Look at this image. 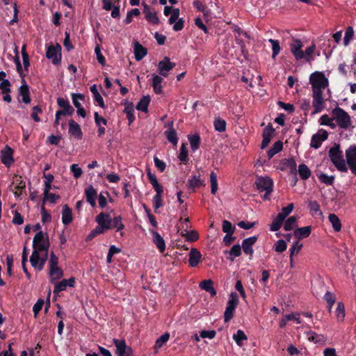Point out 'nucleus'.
Here are the masks:
<instances>
[{
	"mask_svg": "<svg viewBox=\"0 0 356 356\" xmlns=\"http://www.w3.org/2000/svg\"><path fill=\"white\" fill-rule=\"evenodd\" d=\"M70 170L73 173L75 178H79L82 175L83 171L77 164H72L70 166Z\"/></svg>",
	"mask_w": 356,
	"mask_h": 356,
	"instance_id": "obj_63",
	"label": "nucleus"
},
{
	"mask_svg": "<svg viewBox=\"0 0 356 356\" xmlns=\"http://www.w3.org/2000/svg\"><path fill=\"white\" fill-rule=\"evenodd\" d=\"M283 148V143L281 141H277L273 146L268 151V159H271L275 154L280 152Z\"/></svg>",
	"mask_w": 356,
	"mask_h": 356,
	"instance_id": "obj_42",
	"label": "nucleus"
},
{
	"mask_svg": "<svg viewBox=\"0 0 356 356\" xmlns=\"http://www.w3.org/2000/svg\"><path fill=\"white\" fill-rule=\"evenodd\" d=\"M318 179L327 185H332L333 184L334 177L333 176H328L325 173H320L318 175Z\"/></svg>",
	"mask_w": 356,
	"mask_h": 356,
	"instance_id": "obj_52",
	"label": "nucleus"
},
{
	"mask_svg": "<svg viewBox=\"0 0 356 356\" xmlns=\"http://www.w3.org/2000/svg\"><path fill=\"white\" fill-rule=\"evenodd\" d=\"M13 149L8 146H6L1 152V161L6 166H10L14 161L13 158Z\"/></svg>",
	"mask_w": 356,
	"mask_h": 356,
	"instance_id": "obj_15",
	"label": "nucleus"
},
{
	"mask_svg": "<svg viewBox=\"0 0 356 356\" xmlns=\"http://www.w3.org/2000/svg\"><path fill=\"white\" fill-rule=\"evenodd\" d=\"M235 227L227 220L222 222V231L226 234H234Z\"/></svg>",
	"mask_w": 356,
	"mask_h": 356,
	"instance_id": "obj_57",
	"label": "nucleus"
},
{
	"mask_svg": "<svg viewBox=\"0 0 356 356\" xmlns=\"http://www.w3.org/2000/svg\"><path fill=\"white\" fill-rule=\"evenodd\" d=\"M170 339V334L168 332L164 333L159 338H158L154 346V352L157 353L161 348Z\"/></svg>",
	"mask_w": 356,
	"mask_h": 356,
	"instance_id": "obj_31",
	"label": "nucleus"
},
{
	"mask_svg": "<svg viewBox=\"0 0 356 356\" xmlns=\"http://www.w3.org/2000/svg\"><path fill=\"white\" fill-rule=\"evenodd\" d=\"M202 254L197 249H192L189 253L188 262L191 266H196L200 261Z\"/></svg>",
	"mask_w": 356,
	"mask_h": 356,
	"instance_id": "obj_22",
	"label": "nucleus"
},
{
	"mask_svg": "<svg viewBox=\"0 0 356 356\" xmlns=\"http://www.w3.org/2000/svg\"><path fill=\"white\" fill-rule=\"evenodd\" d=\"M163 206L162 195H155L153 197V207L157 210Z\"/></svg>",
	"mask_w": 356,
	"mask_h": 356,
	"instance_id": "obj_62",
	"label": "nucleus"
},
{
	"mask_svg": "<svg viewBox=\"0 0 356 356\" xmlns=\"http://www.w3.org/2000/svg\"><path fill=\"white\" fill-rule=\"evenodd\" d=\"M303 44L299 39L293 38L289 44L291 54L297 60H305L306 62H311L314 60L313 54L316 49V45L312 44L307 47L305 51L302 50Z\"/></svg>",
	"mask_w": 356,
	"mask_h": 356,
	"instance_id": "obj_2",
	"label": "nucleus"
},
{
	"mask_svg": "<svg viewBox=\"0 0 356 356\" xmlns=\"http://www.w3.org/2000/svg\"><path fill=\"white\" fill-rule=\"evenodd\" d=\"M286 248V243L282 239L278 240L274 245L275 250L277 252H282L285 251Z\"/></svg>",
	"mask_w": 356,
	"mask_h": 356,
	"instance_id": "obj_55",
	"label": "nucleus"
},
{
	"mask_svg": "<svg viewBox=\"0 0 356 356\" xmlns=\"http://www.w3.org/2000/svg\"><path fill=\"white\" fill-rule=\"evenodd\" d=\"M210 182H211V192L212 194H216L218 186V179L217 175L214 172H211L210 174Z\"/></svg>",
	"mask_w": 356,
	"mask_h": 356,
	"instance_id": "obj_46",
	"label": "nucleus"
},
{
	"mask_svg": "<svg viewBox=\"0 0 356 356\" xmlns=\"http://www.w3.org/2000/svg\"><path fill=\"white\" fill-rule=\"evenodd\" d=\"M256 241V236L249 237L243 240L242 243V248L245 254H249L250 256L252 254L253 250L252 246L255 243Z\"/></svg>",
	"mask_w": 356,
	"mask_h": 356,
	"instance_id": "obj_18",
	"label": "nucleus"
},
{
	"mask_svg": "<svg viewBox=\"0 0 356 356\" xmlns=\"http://www.w3.org/2000/svg\"><path fill=\"white\" fill-rule=\"evenodd\" d=\"M215 129L219 132H222L226 129V122L220 118H216L213 122Z\"/></svg>",
	"mask_w": 356,
	"mask_h": 356,
	"instance_id": "obj_50",
	"label": "nucleus"
},
{
	"mask_svg": "<svg viewBox=\"0 0 356 356\" xmlns=\"http://www.w3.org/2000/svg\"><path fill=\"white\" fill-rule=\"evenodd\" d=\"M269 42H270L272 45V50H273V54L272 58H275L276 56L279 54L280 51V42L278 40H273V39H269Z\"/></svg>",
	"mask_w": 356,
	"mask_h": 356,
	"instance_id": "obj_48",
	"label": "nucleus"
},
{
	"mask_svg": "<svg viewBox=\"0 0 356 356\" xmlns=\"http://www.w3.org/2000/svg\"><path fill=\"white\" fill-rule=\"evenodd\" d=\"M164 15L168 16L170 15L169 18V23L172 24L177 19L179 16V10L178 8H172L170 6H165L163 10Z\"/></svg>",
	"mask_w": 356,
	"mask_h": 356,
	"instance_id": "obj_21",
	"label": "nucleus"
},
{
	"mask_svg": "<svg viewBox=\"0 0 356 356\" xmlns=\"http://www.w3.org/2000/svg\"><path fill=\"white\" fill-rule=\"evenodd\" d=\"M83 100L84 96L83 95L75 93L72 94V102L76 108L81 106L80 101Z\"/></svg>",
	"mask_w": 356,
	"mask_h": 356,
	"instance_id": "obj_60",
	"label": "nucleus"
},
{
	"mask_svg": "<svg viewBox=\"0 0 356 356\" xmlns=\"http://www.w3.org/2000/svg\"><path fill=\"white\" fill-rule=\"evenodd\" d=\"M163 78L157 74H152V86L154 91L156 94H161L163 91L161 83Z\"/></svg>",
	"mask_w": 356,
	"mask_h": 356,
	"instance_id": "obj_27",
	"label": "nucleus"
},
{
	"mask_svg": "<svg viewBox=\"0 0 356 356\" xmlns=\"http://www.w3.org/2000/svg\"><path fill=\"white\" fill-rule=\"evenodd\" d=\"M72 221V210L65 205L62 211V222L64 225H68Z\"/></svg>",
	"mask_w": 356,
	"mask_h": 356,
	"instance_id": "obj_28",
	"label": "nucleus"
},
{
	"mask_svg": "<svg viewBox=\"0 0 356 356\" xmlns=\"http://www.w3.org/2000/svg\"><path fill=\"white\" fill-rule=\"evenodd\" d=\"M145 19L152 24H157L159 22V19L156 15V12L152 10L148 6H144V10Z\"/></svg>",
	"mask_w": 356,
	"mask_h": 356,
	"instance_id": "obj_19",
	"label": "nucleus"
},
{
	"mask_svg": "<svg viewBox=\"0 0 356 356\" xmlns=\"http://www.w3.org/2000/svg\"><path fill=\"white\" fill-rule=\"evenodd\" d=\"M169 129L165 132V135L168 140L173 145L176 146L178 143V138L177 136V132L173 128V122L171 121L168 124Z\"/></svg>",
	"mask_w": 356,
	"mask_h": 356,
	"instance_id": "obj_17",
	"label": "nucleus"
},
{
	"mask_svg": "<svg viewBox=\"0 0 356 356\" xmlns=\"http://www.w3.org/2000/svg\"><path fill=\"white\" fill-rule=\"evenodd\" d=\"M179 159L182 162H186L188 159V151L186 149V145L183 143L180 147V153Z\"/></svg>",
	"mask_w": 356,
	"mask_h": 356,
	"instance_id": "obj_58",
	"label": "nucleus"
},
{
	"mask_svg": "<svg viewBox=\"0 0 356 356\" xmlns=\"http://www.w3.org/2000/svg\"><path fill=\"white\" fill-rule=\"evenodd\" d=\"M60 47L59 45L57 46H50L48 47L47 50V57L49 59H51L53 63L57 64L60 62Z\"/></svg>",
	"mask_w": 356,
	"mask_h": 356,
	"instance_id": "obj_14",
	"label": "nucleus"
},
{
	"mask_svg": "<svg viewBox=\"0 0 356 356\" xmlns=\"http://www.w3.org/2000/svg\"><path fill=\"white\" fill-rule=\"evenodd\" d=\"M312 232V229L310 226H306L300 228L296 229L294 232V236L298 240L302 239L304 238L308 237Z\"/></svg>",
	"mask_w": 356,
	"mask_h": 356,
	"instance_id": "obj_24",
	"label": "nucleus"
},
{
	"mask_svg": "<svg viewBox=\"0 0 356 356\" xmlns=\"http://www.w3.org/2000/svg\"><path fill=\"white\" fill-rule=\"evenodd\" d=\"M200 287L209 292L212 296L216 294V291L213 288V283L211 280H205L200 283Z\"/></svg>",
	"mask_w": 356,
	"mask_h": 356,
	"instance_id": "obj_26",
	"label": "nucleus"
},
{
	"mask_svg": "<svg viewBox=\"0 0 356 356\" xmlns=\"http://www.w3.org/2000/svg\"><path fill=\"white\" fill-rule=\"evenodd\" d=\"M309 83L312 86L313 114L320 113L325 106L323 92L328 88L329 81L323 72L316 71L309 76Z\"/></svg>",
	"mask_w": 356,
	"mask_h": 356,
	"instance_id": "obj_1",
	"label": "nucleus"
},
{
	"mask_svg": "<svg viewBox=\"0 0 356 356\" xmlns=\"http://www.w3.org/2000/svg\"><path fill=\"white\" fill-rule=\"evenodd\" d=\"M69 133L77 139L82 136L81 127L74 120H71L69 122Z\"/></svg>",
	"mask_w": 356,
	"mask_h": 356,
	"instance_id": "obj_20",
	"label": "nucleus"
},
{
	"mask_svg": "<svg viewBox=\"0 0 356 356\" xmlns=\"http://www.w3.org/2000/svg\"><path fill=\"white\" fill-rule=\"evenodd\" d=\"M187 184L189 188H195L204 185V181L200 175H194L188 179Z\"/></svg>",
	"mask_w": 356,
	"mask_h": 356,
	"instance_id": "obj_32",
	"label": "nucleus"
},
{
	"mask_svg": "<svg viewBox=\"0 0 356 356\" xmlns=\"http://www.w3.org/2000/svg\"><path fill=\"white\" fill-rule=\"evenodd\" d=\"M336 316L339 321H343L345 317V308L342 302H338L336 309Z\"/></svg>",
	"mask_w": 356,
	"mask_h": 356,
	"instance_id": "obj_47",
	"label": "nucleus"
},
{
	"mask_svg": "<svg viewBox=\"0 0 356 356\" xmlns=\"http://www.w3.org/2000/svg\"><path fill=\"white\" fill-rule=\"evenodd\" d=\"M354 35L353 29L351 26H348L346 29L344 38H343V44L345 46H348L350 42L352 40Z\"/></svg>",
	"mask_w": 356,
	"mask_h": 356,
	"instance_id": "obj_49",
	"label": "nucleus"
},
{
	"mask_svg": "<svg viewBox=\"0 0 356 356\" xmlns=\"http://www.w3.org/2000/svg\"><path fill=\"white\" fill-rule=\"evenodd\" d=\"M124 112L127 115L129 124L132 123L135 120L134 104L130 102H126L124 104Z\"/></svg>",
	"mask_w": 356,
	"mask_h": 356,
	"instance_id": "obj_29",
	"label": "nucleus"
},
{
	"mask_svg": "<svg viewBox=\"0 0 356 356\" xmlns=\"http://www.w3.org/2000/svg\"><path fill=\"white\" fill-rule=\"evenodd\" d=\"M49 247L48 236L42 231L38 232L33 240V250L48 252Z\"/></svg>",
	"mask_w": 356,
	"mask_h": 356,
	"instance_id": "obj_4",
	"label": "nucleus"
},
{
	"mask_svg": "<svg viewBox=\"0 0 356 356\" xmlns=\"http://www.w3.org/2000/svg\"><path fill=\"white\" fill-rule=\"evenodd\" d=\"M346 161L352 172L356 175V146L349 147L346 152Z\"/></svg>",
	"mask_w": 356,
	"mask_h": 356,
	"instance_id": "obj_13",
	"label": "nucleus"
},
{
	"mask_svg": "<svg viewBox=\"0 0 356 356\" xmlns=\"http://www.w3.org/2000/svg\"><path fill=\"white\" fill-rule=\"evenodd\" d=\"M90 91L92 93L94 99L98 103L99 106H101L102 108H104L105 104L103 98L98 92L96 85H93L90 87Z\"/></svg>",
	"mask_w": 356,
	"mask_h": 356,
	"instance_id": "obj_37",
	"label": "nucleus"
},
{
	"mask_svg": "<svg viewBox=\"0 0 356 356\" xmlns=\"http://www.w3.org/2000/svg\"><path fill=\"white\" fill-rule=\"evenodd\" d=\"M85 194L87 202L91 205L92 207L96 206V199L97 193L92 186H88L85 190Z\"/></svg>",
	"mask_w": 356,
	"mask_h": 356,
	"instance_id": "obj_16",
	"label": "nucleus"
},
{
	"mask_svg": "<svg viewBox=\"0 0 356 356\" xmlns=\"http://www.w3.org/2000/svg\"><path fill=\"white\" fill-rule=\"evenodd\" d=\"M140 14V11L138 8H134L131 11L128 12L127 17L124 19L125 24H128L132 21V18L134 16H138Z\"/></svg>",
	"mask_w": 356,
	"mask_h": 356,
	"instance_id": "obj_59",
	"label": "nucleus"
},
{
	"mask_svg": "<svg viewBox=\"0 0 356 356\" xmlns=\"http://www.w3.org/2000/svg\"><path fill=\"white\" fill-rule=\"evenodd\" d=\"M294 208L293 204L291 203L287 207L282 209V211L277 216H282V218L285 220V218L292 212Z\"/></svg>",
	"mask_w": 356,
	"mask_h": 356,
	"instance_id": "obj_56",
	"label": "nucleus"
},
{
	"mask_svg": "<svg viewBox=\"0 0 356 356\" xmlns=\"http://www.w3.org/2000/svg\"><path fill=\"white\" fill-rule=\"evenodd\" d=\"M302 245L298 241L294 242L290 248V259L292 261L293 255L297 254L301 250Z\"/></svg>",
	"mask_w": 356,
	"mask_h": 356,
	"instance_id": "obj_54",
	"label": "nucleus"
},
{
	"mask_svg": "<svg viewBox=\"0 0 356 356\" xmlns=\"http://www.w3.org/2000/svg\"><path fill=\"white\" fill-rule=\"evenodd\" d=\"M289 320H293L298 324H300L302 323L298 314H290L284 316L280 322V327H284L286 326L287 322Z\"/></svg>",
	"mask_w": 356,
	"mask_h": 356,
	"instance_id": "obj_30",
	"label": "nucleus"
},
{
	"mask_svg": "<svg viewBox=\"0 0 356 356\" xmlns=\"http://www.w3.org/2000/svg\"><path fill=\"white\" fill-rule=\"evenodd\" d=\"M113 343L116 347V353L118 356H132V348L126 344L123 339H113Z\"/></svg>",
	"mask_w": 356,
	"mask_h": 356,
	"instance_id": "obj_11",
	"label": "nucleus"
},
{
	"mask_svg": "<svg viewBox=\"0 0 356 356\" xmlns=\"http://www.w3.org/2000/svg\"><path fill=\"white\" fill-rule=\"evenodd\" d=\"M73 112V108H62V110L58 111L56 113L55 124L57 125L59 124V120L61 115H72Z\"/></svg>",
	"mask_w": 356,
	"mask_h": 356,
	"instance_id": "obj_45",
	"label": "nucleus"
},
{
	"mask_svg": "<svg viewBox=\"0 0 356 356\" xmlns=\"http://www.w3.org/2000/svg\"><path fill=\"white\" fill-rule=\"evenodd\" d=\"M153 236V241L160 250L161 252H163L165 249V243L161 236L155 231H152Z\"/></svg>",
	"mask_w": 356,
	"mask_h": 356,
	"instance_id": "obj_25",
	"label": "nucleus"
},
{
	"mask_svg": "<svg viewBox=\"0 0 356 356\" xmlns=\"http://www.w3.org/2000/svg\"><path fill=\"white\" fill-rule=\"evenodd\" d=\"M49 277L51 282L60 279L63 276V270L58 267V258L52 252L49 259Z\"/></svg>",
	"mask_w": 356,
	"mask_h": 356,
	"instance_id": "obj_6",
	"label": "nucleus"
},
{
	"mask_svg": "<svg viewBox=\"0 0 356 356\" xmlns=\"http://www.w3.org/2000/svg\"><path fill=\"white\" fill-rule=\"evenodd\" d=\"M47 257L48 252L33 250L30 257V262L32 267L38 271L42 270L46 263Z\"/></svg>",
	"mask_w": 356,
	"mask_h": 356,
	"instance_id": "obj_3",
	"label": "nucleus"
},
{
	"mask_svg": "<svg viewBox=\"0 0 356 356\" xmlns=\"http://www.w3.org/2000/svg\"><path fill=\"white\" fill-rule=\"evenodd\" d=\"M298 172L302 179H307L310 175L311 172L309 168L305 164H300L298 167Z\"/></svg>",
	"mask_w": 356,
	"mask_h": 356,
	"instance_id": "obj_43",
	"label": "nucleus"
},
{
	"mask_svg": "<svg viewBox=\"0 0 356 356\" xmlns=\"http://www.w3.org/2000/svg\"><path fill=\"white\" fill-rule=\"evenodd\" d=\"M150 102V98L149 96L143 97L136 106V109L145 113L148 111V106Z\"/></svg>",
	"mask_w": 356,
	"mask_h": 356,
	"instance_id": "obj_35",
	"label": "nucleus"
},
{
	"mask_svg": "<svg viewBox=\"0 0 356 356\" xmlns=\"http://www.w3.org/2000/svg\"><path fill=\"white\" fill-rule=\"evenodd\" d=\"M112 221V228L116 227L117 231H121L124 228L123 223L122 222V217L118 216L114 217L111 219Z\"/></svg>",
	"mask_w": 356,
	"mask_h": 356,
	"instance_id": "obj_53",
	"label": "nucleus"
},
{
	"mask_svg": "<svg viewBox=\"0 0 356 356\" xmlns=\"http://www.w3.org/2000/svg\"><path fill=\"white\" fill-rule=\"evenodd\" d=\"M233 339L238 346L241 347L243 346V341H247L248 337L243 330H238L236 333L233 334Z\"/></svg>",
	"mask_w": 356,
	"mask_h": 356,
	"instance_id": "obj_33",
	"label": "nucleus"
},
{
	"mask_svg": "<svg viewBox=\"0 0 356 356\" xmlns=\"http://www.w3.org/2000/svg\"><path fill=\"white\" fill-rule=\"evenodd\" d=\"M281 170H289L291 173L295 174L296 172V163L294 159H284L281 162Z\"/></svg>",
	"mask_w": 356,
	"mask_h": 356,
	"instance_id": "obj_23",
	"label": "nucleus"
},
{
	"mask_svg": "<svg viewBox=\"0 0 356 356\" xmlns=\"http://www.w3.org/2000/svg\"><path fill=\"white\" fill-rule=\"evenodd\" d=\"M19 93L20 95L22 97V101L26 103L29 104L31 102L30 97H29V87L26 83H24L20 88H19Z\"/></svg>",
	"mask_w": 356,
	"mask_h": 356,
	"instance_id": "obj_38",
	"label": "nucleus"
},
{
	"mask_svg": "<svg viewBox=\"0 0 356 356\" xmlns=\"http://www.w3.org/2000/svg\"><path fill=\"white\" fill-rule=\"evenodd\" d=\"M328 220L332 224V226L335 232H339L341 230V221L337 215L334 213L330 214L328 216Z\"/></svg>",
	"mask_w": 356,
	"mask_h": 356,
	"instance_id": "obj_34",
	"label": "nucleus"
},
{
	"mask_svg": "<svg viewBox=\"0 0 356 356\" xmlns=\"http://www.w3.org/2000/svg\"><path fill=\"white\" fill-rule=\"evenodd\" d=\"M239 300L236 293L232 292L229 295V300L224 313L225 322L229 321L234 316L235 309L238 305Z\"/></svg>",
	"mask_w": 356,
	"mask_h": 356,
	"instance_id": "obj_7",
	"label": "nucleus"
},
{
	"mask_svg": "<svg viewBox=\"0 0 356 356\" xmlns=\"http://www.w3.org/2000/svg\"><path fill=\"white\" fill-rule=\"evenodd\" d=\"M319 123L321 125L329 126L331 128L335 127V120L334 116L332 118H330L327 115H323L319 119Z\"/></svg>",
	"mask_w": 356,
	"mask_h": 356,
	"instance_id": "obj_40",
	"label": "nucleus"
},
{
	"mask_svg": "<svg viewBox=\"0 0 356 356\" xmlns=\"http://www.w3.org/2000/svg\"><path fill=\"white\" fill-rule=\"evenodd\" d=\"M284 220L282 218V216H277L270 225V230L273 232L279 230L284 223Z\"/></svg>",
	"mask_w": 356,
	"mask_h": 356,
	"instance_id": "obj_44",
	"label": "nucleus"
},
{
	"mask_svg": "<svg viewBox=\"0 0 356 356\" xmlns=\"http://www.w3.org/2000/svg\"><path fill=\"white\" fill-rule=\"evenodd\" d=\"M67 288L66 282L65 280H63L62 281L59 282H56L54 284V293H59L62 291L65 290Z\"/></svg>",
	"mask_w": 356,
	"mask_h": 356,
	"instance_id": "obj_61",
	"label": "nucleus"
},
{
	"mask_svg": "<svg viewBox=\"0 0 356 356\" xmlns=\"http://www.w3.org/2000/svg\"><path fill=\"white\" fill-rule=\"evenodd\" d=\"M188 140L193 152H195L200 147V138L198 134L188 136Z\"/></svg>",
	"mask_w": 356,
	"mask_h": 356,
	"instance_id": "obj_36",
	"label": "nucleus"
},
{
	"mask_svg": "<svg viewBox=\"0 0 356 356\" xmlns=\"http://www.w3.org/2000/svg\"><path fill=\"white\" fill-rule=\"evenodd\" d=\"M97 223L96 232L104 233L106 231L112 228V221L110 216L105 213H100L95 218Z\"/></svg>",
	"mask_w": 356,
	"mask_h": 356,
	"instance_id": "obj_9",
	"label": "nucleus"
},
{
	"mask_svg": "<svg viewBox=\"0 0 356 356\" xmlns=\"http://www.w3.org/2000/svg\"><path fill=\"white\" fill-rule=\"evenodd\" d=\"M134 54L136 59L140 60L145 56L147 51L142 45L136 43L134 47Z\"/></svg>",
	"mask_w": 356,
	"mask_h": 356,
	"instance_id": "obj_39",
	"label": "nucleus"
},
{
	"mask_svg": "<svg viewBox=\"0 0 356 356\" xmlns=\"http://www.w3.org/2000/svg\"><path fill=\"white\" fill-rule=\"evenodd\" d=\"M0 90L1 92L3 93H9L10 91V84L8 80H3L0 83Z\"/></svg>",
	"mask_w": 356,
	"mask_h": 356,
	"instance_id": "obj_64",
	"label": "nucleus"
},
{
	"mask_svg": "<svg viewBox=\"0 0 356 356\" xmlns=\"http://www.w3.org/2000/svg\"><path fill=\"white\" fill-rule=\"evenodd\" d=\"M307 339L309 341H312L314 343H319L323 340V337L321 335H318L316 333L309 331L307 332Z\"/></svg>",
	"mask_w": 356,
	"mask_h": 356,
	"instance_id": "obj_51",
	"label": "nucleus"
},
{
	"mask_svg": "<svg viewBox=\"0 0 356 356\" xmlns=\"http://www.w3.org/2000/svg\"><path fill=\"white\" fill-rule=\"evenodd\" d=\"M298 217L295 216H290L284 222V228L286 231H291L296 227Z\"/></svg>",
	"mask_w": 356,
	"mask_h": 356,
	"instance_id": "obj_41",
	"label": "nucleus"
},
{
	"mask_svg": "<svg viewBox=\"0 0 356 356\" xmlns=\"http://www.w3.org/2000/svg\"><path fill=\"white\" fill-rule=\"evenodd\" d=\"M256 185L260 191H266L264 198L271 193L273 188V179L269 177H259L256 180Z\"/></svg>",
	"mask_w": 356,
	"mask_h": 356,
	"instance_id": "obj_10",
	"label": "nucleus"
},
{
	"mask_svg": "<svg viewBox=\"0 0 356 356\" xmlns=\"http://www.w3.org/2000/svg\"><path fill=\"white\" fill-rule=\"evenodd\" d=\"M175 67V63L171 62L168 57H165L158 64V72L161 76L166 77Z\"/></svg>",
	"mask_w": 356,
	"mask_h": 356,
	"instance_id": "obj_12",
	"label": "nucleus"
},
{
	"mask_svg": "<svg viewBox=\"0 0 356 356\" xmlns=\"http://www.w3.org/2000/svg\"><path fill=\"white\" fill-rule=\"evenodd\" d=\"M332 115L334 117L335 124H337L341 128L346 129L350 125V118L342 108H334Z\"/></svg>",
	"mask_w": 356,
	"mask_h": 356,
	"instance_id": "obj_8",
	"label": "nucleus"
},
{
	"mask_svg": "<svg viewBox=\"0 0 356 356\" xmlns=\"http://www.w3.org/2000/svg\"><path fill=\"white\" fill-rule=\"evenodd\" d=\"M329 155L332 162L339 170L346 171V165L343 158L342 152L339 149V147L331 148Z\"/></svg>",
	"mask_w": 356,
	"mask_h": 356,
	"instance_id": "obj_5",
	"label": "nucleus"
}]
</instances>
